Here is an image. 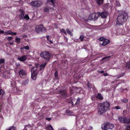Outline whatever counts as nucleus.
Returning a JSON list of instances; mask_svg holds the SVG:
<instances>
[{
	"label": "nucleus",
	"mask_w": 130,
	"mask_h": 130,
	"mask_svg": "<svg viewBox=\"0 0 130 130\" xmlns=\"http://www.w3.org/2000/svg\"><path fill=\"white\" fill-rule=\"evenodd\" d=\"M47 62H45L40 66V70L43 69L45 66L46 65Z\"/></svg>",
	"instance_id": "16"
},
{
	"label": "nucleus",
	"mask_w": 130,
	"mask_h": 130,
	"mask_svg": "<svg viewBox=\"0 0 130 130\" xmlns=\"http://www.w3.org/2000/svg\"><path fill=\"white\" fill-rule=\"evenodd\" d=\"M5 60L4 59L1 58L0 59V64H1L2 63H5Z\"/></svg>",
	"instance_id": "29"
},
{
	"label": "nucleus",
	"mask_w": 130,
	"mask_h": 130,
	"mask_svg": "<svg viewBox=\"0 0 130 130\" xmlns=\"http://www.w3.org/2000/svg\"><path fill=\"white\" fill-rule=\"evenodd\" d=\"M49 35H47L46 36V38H47V39L50 42L51 44L53 43V41H51V40L49 39Z\"/></svg>",
	"instance_id": "31"
},
{
	"label": "nucleus",
	"mask_w": 130,
	"mask_h": 130,
	"mask_svg": "<svg viewBox=\"0 0 130 130\" xmlns=\"http://www.w3.org/2000/svg\"><path fill=\"white\" fill-rule=\"evenodd\" d=\"M99 17L98 12H94L90 14L88 17V19L90 20H96Z\"/></svg>",
	"instance_id": "4"
},
{
	"label": "nucleus",
	"mask_w": 130,
	"mask_h": 130,
	"mask_svg": "<svg viewBox=\"0 0 130 130\" xmlns=\"http://www.w3.org/2000/svg\"><path fill=\"white\" fill-rule=\"evenodd\" d=\"M125 129L126 130H130V125L126 126Z\"/></svg>",
	"instance_id": "45"
},
{
	"label": "nucleus",
	"mask_w": 130,
	"mask_h": 130,
	"mask_svg": "<svg viewBox=\"0 0 130 130\" xmlns=\"http://www.w3.org/2000/svg\"><path fill=\"white\" fill-rule=\"evenodd\" d=\"M84 37V36L83 35H81L80 36L79 39H80L81 41H82L83 40Z\"/></svg>",
	"instance_id": "35"
},
{
	"label": "nucleus",
	"mask_w": 130,
	"mask_h": 130,
	"mask_svg": "<svg viewBox=\"0 0 130 130\" xmlns=\"http://www.w3.org/2000/svg\"><path fill=\"white\" fill-rule=\"evenodd\" d=\"M87 86L90 89L91 88V83H89L88 82H87Z\"/></svg>",
	"instance_id": "36"
},
{
	"label": "nucleus",
	"mask_w": 130,
	"mask_h": 130,
	"mask_svg": "<svg viewBox=\"0 0 130 130\" xmlns=\"http://www.w3.org/2000/svg\"><path fill=\"white\" fill-rule=\"evenodd\" d=\"M96 98L100 100H102L103 99V97L100 93H98L96 96Z\"/></svg>",
	"instance_id": "12"
},
{
	"label": "nucleus",
	"mask_w": 130,
	"mask_h": 130,
	"mask_svg": "<svg viewBox=\"0 0 130 130\" xmlns=\"http://www.w3.org/2000/svg\"><path fill=\"white\" fill-rule=\"evenodd\" d=\"M58 72L57 70H56L54 74V77L55 79H57L58 78Z\"/></svg>",
	"instance_id": "25"
},
{
	"label": "nucleus",
	"mask_w": 130,
	"mask_h": 130,
	"mask_svg": "<svg viewBox=\"0 0 130 130\" xmlns=\"http://www.w3.org/2000/svg\"><path fill=\"white\" fill-rule=\"evenodd\" d=\"M1 67H0V72H1Z\"/></svg>",
	"instance_id": "58"
},
{
	"label": "nucleus",
	"mask_w": 130,
	"mask_h": 130,
	"mask_svg": "<svg viewBox=\"0 0 130 130\" xmlns=\"http://www.w3.org/2000/svg\"><path fill=\"white\" fill-rule=\"evenodd\" d=\"M125 74V73H122L121 74H119L118 75V78H119L120 77H121L122 76H123Z\"/></svg>",
	"instance_id": "43"
},
{
	"label": "nucleus",
	"mask_w": 130,
	"mask_h": 130,
	"mask_svg": "<svg viewBox=\"0 0 130 130\" xmlns=\"http://www.w3.org/2000/svg\"><path fill=\"white\" fill-rule=\"evenodd\" d=\"M4 93V91L2 89L0 90V95H3Z\"/></svg>",
	"instance_id": "46"
},
{
	"label": "nucleus",
	"mask_w": 130,
	"mask_h": 130,
	"mask_svg": "<svg viewBox=\"0 0 130 130\" xmlns=\"http://www.w3.org/2000/svg\"><path fill=\"white\" fill-rule=\"evenodd\" d=\"M37 70V68L35 67L32 68L31 70V73H36V71Z\"/></svg>",
	"instance_id": "19"
},
{
	"label": "nucleus",
	"mask_w": 130,
	"mask_h": 130,
	"mask_svg": "<svg viewBox=\"0 0 130 130\" xmlns=\"http://www.w3.org/2000/svg\"><path fill=\"white\" fill-rule=\"evenodd\" d=\"M71 93H74V92H73V91H71Z\"/></svg>",
	"instance_id": "57"
},
{
	"label": "nucleus",
	"mask_w": 130,
	"mask_h": 130,
	"mask_svg": "<svg viewBox=\"0 0 130 130\" xmlns=\"http://www.w3.org/2000/svg\"><path fill=\"white\" fill-rule=\"evenodd\" d=\"M37 73H31V78L34 80H35L37 78Z\"/></svg>",
	"instance_id": "14"
},
{
	"label": "nucleus",
	"mask_w": 130,
	"mask_h": 130,
	"mask_svg": "<svg viewBox=\"0 0 130 130\" xmlns=\"http://www.w3.org/2000/svg\"><path fill=\"white\" fill-rule=\"evenodd\" d=\"M11 31L10 30H8L7 31H6L5 32V35H10L11 33Z\"/></svg>",
	"instance_id": "33"
},
{
	"label": "nucleus",
	"mask_w": 130,
	"mask_h": 130,
	"mask_svg": "<svg viewBox=\"0 0 130 130\" xmlns=\"http://www.w3.org/2000/svg\"><path fill=\"white\" fill-rule=\"evenodd\" d=\"M103 75L105 76H108L109 75L108 74L106 73H103Z\"/></svg>",
	"instance_id": "50"
},
{
	"label": "nucleus",
	"mask_w": 130,
	"mask_h": 130,
	"mask_svg": "<svg viewBox=\"0 0 130 130\" xmlns=\"http://www.w3.org/2000/svg\"><path fill=\"white\" fill-rule=\"evenodd\" d=\"M27 59V56L23 55L20 57L18 58V59L20 61L22 62H24Z\"/></svg>",
	"instance_id": "11"
},
{
	"label": "nucleus",
	"mask_w": 130,
	"mask_h": 130,
	"mask_svg": "<svg viewBox=\"0 0 130 130\" xmlns=\"http://www.w3.org/2000/svg\"><path fill=\"white\" fill-rule=\"evenodd\" d=\"M31 5L34 7H39L42 5L41 2L39 1H33L31 3Z\"/></svg>",
	"instance_id": "6"
},
{
	"label": "nucleus",
	"mask_w": 130,
	"mask_h": 130,
	"mask_svg": "<svg viewBox=\"0 0 130 130\" xmlns=\"http://www.w3.org/2000/svg\"><path fill=\"white\" fill-rule=\"evenodd\" d=\"M103 125L102 126V129L104 130H107L109 129H112L114 127L113 124L109 123H108L104 125L103 127Z\"/></svg>",
	"instance_id": "5"
},
{
	"label": "nucleus",
	"mask_w": 130,
	"mask_h": 130,
	"mask_svg": "<svg viewBox=\"0 0 130 130\" xmlns=\"http://www.w3.org/2000/svg\"><path fill=\"white\" fill-rule=\"evenodd\" d=\"M46 120H47L48 121H50L51 119V118H46Z\"/></svg>",
	"instance_id": "53"
},
{
	"label": "nucleus",
	"mask_w": 130,
	"mask_h": 130,
	"mask_svg": "<svg viewBox=\"0 0 130 130\" xmlns=\"http://www.w3.org/2000/svg\"><path fill=\"white\" fill-rule=\"evenodd\" d=\"M9 44L11 45H12L13 44V42H9Z\"/></svg>",
	"instance_id": "56"
},
{
	"label": "nucleus",
	"mask_w": 130,
	"mask_h": 130,
	"mask_svg": "<svg viewBox=\"0 0 130 130\" xmlns=\"http://www.w3.org/2000/svg\"><path fill=\"white\" fill-rule=\"evenodd\" d=\"M12 37L11 36L8 37L7 38V40L9 41H11L12 39Z\"/></svg>",
	"instance_id": "44"
},
{
	"label": "nucleus",
	"mask_w": 130,
	"mask_h": 130,
	"mask_svg": "<svg viewBox=\"0 0 130 130\" xmlns=\"http://www.w3.org/2000/svg\"><path fill=\"white\" fill-rule=\"evenodd\" d=\"M66 113H71V111L69 110H67L66 111Z\"/></svg>",
	"instance_id": "48"
},
{
	"label": "nucleus",
	"mask_w": 130,
	"mask_h": 130,
	"mask_svg": "<svg viewBox=\"0 0 130 130\" xmlns=\"http://www.w3.org/2000/svg\"><path fill=\"white\" fill-rule=\"evenodd\" d=\"M10 35L12 36L16 35H17V33L16 32H13L11 31Z\"/></svg>",
	"instance_id": "47"
},
{
	"label": "nucleus",
	"mask_w": 130,
	"mask_h": 130,
	"mask_svg": "<svg viewBox=\"0 0 130 130\" xmlns=\"http://www.w3.org/2000/svg\"><path fill=\"white\" fill-rule=\"evenodd\" d=\"M4 33L5 34V32L4 31L2 30H0V34H3Z\"/></svg>",
	"instance_id": "52"
},
{
	"label": "nucleus",
	"mask_w": 130,
	"mask_h": 130,
	"mask_svg": "<svg viewBox=\"0 0 130 130\" xmlns=\"http://www.w3.org/2000/svg\"><path fill=\"white\" fill-rule=\"evenodd\" d=\"M29 19V17L28 15L27 14H26L25 16H24L23 19H26L27 20H28Z\"/></svg>",
	"instance_id": "26"
},
{
	"label": "nucleus",
	"mask_w": 130,
	"mask_h": 130,
	"mask_svg": "<svg viewBox=\"0 0 130 130\" xmlns=\"http://www.w3.org/2000/svg\"><path fill=\"white\" fill-rule=\"evenodd\" d=\"M40 55L41 58L45 59L46 61H47L46 62L50 60L51 56V54L47 51L41 52Z\"/></svg>",
	"instance_id": "3"
},
{
	"label": "nucleus",
	"mask_w": 130,
	"mask_h": 130,
	"mask_svg": "<svg viewBox=\"0 0 130 130\" xmlns=\"http://www.w3.org/2000/svg\"><path fill=\"white\" fill-rule=\"evenodd\" d=\"M59 93L61 94V95L63 97H66L67 96V91L66 90H60Z\"/></svg>",
	"instance_id": "9"
},
{
	"label": "nucleus",
	"mask_w": 130,
	"mask_h": 130,
	"mask_svg": "<svg viewBox=\"0 0 130 130\" xmlns=\"http://www.w3.org/2000/svg\"><path fill=\"white\" fill-rule=\"evenodd\" d=\"M110 104L107 101L104 102L100 104L99 111L101 114L109 110L110 109Z\"/></svg>",
	"instance_id": "2"
},
{
	"label": "nucleus",
	"mask_w": 130,
	"mask_h": 130,
	"mask_svg": "<svg viewBox=\"0 0 130 130\" xmlns=\"http://www.w3.org/2000/svg\"><path fill=\"white\" fill-rule=\"evenodd\" d=\"M66 31L67 32V33L69 34L70 36H73V34L70 31V30L68 29H67L66 30Z\"/></svg>",
	"instance_id": "23"
},
{
	"label": "nucleus",
	"mask_w": 130,
	"mask_h": 130,
	"mask_svg": "<svg viewBox=\"0 0 130 130\" xmlns=\"http://www.w3.org/2000/svg\"><path fill=\"white\" fill-rule=\"evenodd\" d=\"M60 32L61 33H63L66 35H67V33H66V31L64 29H62L61 30H60Z\"/></svg>",
	"instance_id": "34"
},
{
	"label": "nucleus",
	"mask_w": 130,
	"mask_h": 130,
	"mask_svg": "<svg viewBox=\"0 0 130 130\" xmlns=\"http://www.w3.org/2000/svg\"><path fill=\"white\" fill-rule=\"evenodd\" d=\"M47 130H53V128L52 126L50 125L47 126L46 127Z\"/></svg>",
	"instance_id": "22"
},
{
	"label": "nucleus",
	"mask_w": 130,
	"mask_h": 130,
	"mask_svg": "<svg viewBox=\"0 0 130 130\" xmlns=\"http://www.w3.org/2000/svg\"><path fill=\"white\" fill-rule=\"evenodd\" d=\"M98 14L99 17L101 16V17L103 18H106L108 15L107 12L106 11H103L101 12H98Z\"/></svg>",
	"instance_id": "7"
},
{
	"label": "nucleus",
	"mask_w": 130,
	"mask_h": 130,
	"mask_svg": "<svg viewBox=\"0 0 130 130\" xmlns=\"http://www.w3.org/2000/svg\"><path fill=\"white\" fill-rule=\"evenodd\" d=\"M24 48L27 50H28L29 49V47L28 45H27L21 48V49Z\"/></svg>",
	"instance_id": "37"
},
{
	"label": "nucleus",
	"mask_w": 130,
	"mask_h": 130,
	"mask_svg": "<svg viewBox=\"0 0 130 130\" xmlns=\"http://www.w3.org/2000/svg\"><path fill=\"white\" fill-rule=\"evenodd\" d=\"M110 42V41L109 40L106 39L105 40V41H103L102 43L101 44V45L103 46H105L108 44Z\"/></svg>",
	"instance_id": "13"
},
{
	"label": "nucleus",
	"mask_w": 130,
	"mask_h": 130,
	"mask_svg": "<svg viewBox=\"0 0 130 130\" xmlns=\"http://www.w3.org/2000/svg\"><path fill=\"white\" fill-rule=\"evenodd\" d=\"M15 42L18 43H19L21 41L20 39L19 38H17L15 39Z\"/></svg>",
	"instance_id": "38"
},
{
	"label": "nucleus",
	"mask_w": 130,
	"mask_h": 130,
	"mask_svg": "<svg viewBox=\"0 0 130 130\" xmlns=\"http://www.w3.org/2000/svg\"><path fill=\"white\" fill-rule=\"evenodd\" d=\"M19 74L20 77H23L26 76L27 73L23 69H21L19 71Z\"/></svg>",
	"instance_id": "8"
},
{
	"label": "nucleus",
	"mask_w": 130,
	"mask_h": 130,
	"mask_svg": "<svg viewBox=\"0 0 130 130\" xmlns=\"http://www.w3.org/2000/svg\"><path fill=\"white\" fill-rule=\"evenodd\" d=\"M130 123V119H128L125 117L124 123Z\"/></svg>",
	"instance_id": "24"
},
{
	"label": "nucleus",
	"mask_w": 130,
	"mask_h": 130,
	"mask_svg": "<svg viewBox=\"0 0 130 130\" xmlns=\"http://www.w3.org/2000/svg\"><path fill=\"white\" fill-rule=\"evenodd\" d=\"M44 27L43 25L41 24L39 25H37L36 26V28H39L40 30L41 29Z\"/></svg>",
	"instance_id": "21"
},
{
	"label": "nucleus",
	"mask_w": 130,
	"mask_h": 130,
	"mask_svg": "<svg viewBox=\"0 0 130 130\" xmlns=\"http://www.w3.org/2000/svg\"><path fill=\"white\" fill-rule=\"evenodd\" d=\"M48 11L49 9L47 7L45 8L44 10V11L45 12H48Z\"/></svg>",
	"instance_id": "39"
},
{
	"label": "nucleus",
	"mask_w": 130,
	"mask_h": 130,
	"mask_svg": "<svg viewBox=\"0 0 130 130\" xmlns=\"http://www.w3.org/2000/svg\"><path fill=\"white\" fill-rule=\"evenodd\" d=\"M80 99L79 98H78L76 101V102L75 103V105H78L80 104Z\"/></svg>",
	"instance_id": "30"
},
{
	"label": "nucleus",
	"mask_w": 130,
	"mask_h": 130,
	"mask_svg": "<svg viewBox=\"0 0 130 130\" xmlns=\"http://www.w3.org/2000/svg\"><path fill=\"white\" fill-rule=\"evenodd\" d=\"M111 57V56H107L106 57H104L101 60H104V62L107 61L109 60L108 59L110 58Z\"/></svg>",
	"instance_id": "18"
},
{
	"label": "nucleus",
	"mask_w": 130,
	"mask_h": 130,
	"mask_svg": "<svg viewBox=\"0 0 130 130\" xmlns=\"http://www.w3.org/2000/svg\"><path fill=\"white\" fill-rule=\"evenodd\" d=\"M98 72L100 73H104V71H99L98 70Z\"/></svg>",
	"instance_id": "54"
},
{
	"label": "nucleus",
	"mask_w": 130,
	"mask_h": 130,
	"mask_svg": "<svg viewBox=\"0 0 130 130\" xmlns=\"http://www.w3.org/2000/svg\"><path fill=\"white\" fill-rule=\"evenodd\" d=\"M40 29L38 28H36L35 30L36 32L37 33H39L40 32V31H41V30H40Z\"/></svg>",
	"instance_id": "40"
},
{
	"label": "nucleus",
	"mask_w": 130,
	"mask_h": 130,
	"mask_svg": "<svg viewBox=\"0 0 130 130\" xmlns=\"http://www.w3.org/2000/svg\"><path fill=\"white\" fill-rule=\"evenodd\" d=\"M41 32H44L46 31V29L44 27L41 29H40Z\"/></svg>",
	"instance_id": "42"
},
{
	"label": "nucleus",
	"mask_w": 130,
	"mask_h": 130,
	"mask_svg": "<svg viewBox=\"0 0 130 130\" xmlns=\"http://www.w3.org/2000/svg\"><path fill=\"white\" fill-rule=\"evenodd\" d=\"M126 68L129 69L130 68V61L127 62L126 64Z\"/></svg>",
	"instance_id": "27"
},
{
	"label": "nucleus",
	"mask_w": 130,
	"mask_h": 130,
	"mask_svg": "<svg viewBox=\"0 0 130 130\" xmlns=\"http://www.w3.org/2000/svg\"><path fill=\"white\" fill-rule=\"evenodd\" d=\"M19 11L21 14L19 15V18L20 20L23 19L25 14L24 11L21 9L19 10Z\"/></svg>",
	"instance_id": "10"
},
{
	"label": "nucleus",
	"mask_w": 130,
	"mask_h": 130,
	"mask_svg": "<svg viewBox=\"0 0 130 130\" xmlns=\"http://www.w3.org/2000/svg\"><path fill=\"white\" fill-rule=\"evenodd\" d=\"M63 62L65 64H67L68 63L67 60H64L63 61Z\"/></svg>",
	"instance_id": "49"
},
{
	"label": "nucleus",
	"mask_w": 130,
	"mask_h": 130,
	"mask_svg": "<svg viewBox=\"0 0 130 130\" xmlns=\"http://www.w3.org/2000/svg\"><path fill=\"white\" fill-rule=\"evenodd\" d=\"M47 2L48 3L51 2V5L53 6H55V0H47Z\"/></svg>",
	"instance_id": "17"
},
{
	"label": "nucleus",
	"mask_w": 130,
	"mask_h": 130,
	"mask_svg": "<svg viewBox=\"0 0 130 130\" xmlns=\"http://www.w3.org/2000/svg\"><path fill=\"white\" fill-rule=\"evenodd\" d=\"M125 117H119L118 118V120L120 122L124 123Z\"/></svg>",
	"instance_id": "15"
},
{
	"label": "nucleus",
	"mask_w": 130,
	"mask_h": 130,
	"mask_svg": "<svg viewBox=\"0 0 130 130\" xmlns=\"http://www.w3.org/2000/svg\"><path fill=\"white\" fill-rule=\"evenodd\" d=\"M106 39L104 37H101L99 39V40L100 41H105Z\"/></svg>",
	"instance_id": "28"
},
{
	"label": "nucleus",
	"mask_w": 130,
	"mask_h": 130,
	"mask_svg": "<svg viewBox=\"0 0 130 130\" xmlns=\"http://www.w3.org/2000/svg\"><path fill=\"white\" fill-rule=\"evenodd\" d=\"M115 108L117 109H120V107L119 106H116L115 107Z\"/></svg>",
	"instance_id": "51"
},
{
	"label": "nucleus",
	"mask_w": 130,
	"mask_h": 130,
	"mask_svg": "<svg viewBox=\"0 0 130 130\" xmlns=\"http://www.w3.org/2000/svg\"><path fill=\"white\" fill-rule=\"evenodd\" d=\"M27 37V36L26 35H23V38H24V37Z\"/></svg>",
	"instance_id": "55"
},
{
	"label": "nucleus",
	"mask_w": 130,
	"mask_h": 130,
	"mask_svg": "<svg viewBox=\"0 0 130 130\" xmlns=\"http://www.w3.org/2000/svg\"><path fill=\"white\" fill-rule=\"evenodd\" d=\"M96 3L99 5H101L104 2V0H95Z\"/></svg>",
	"instance_id": "20"
},
{
	"label": "nucleus",
	"mask_w": 130,
	"mask_h": 130,
	"mask_svg": "<svg viewBox=\"0 0 130 130\" xmlns=\"http://www.w3.org/2000/svg\"><path fill=\"white\" fill-rule=\"evenodd\" d=\"M121 101L125 103H126L128 102V100L127 99L125 98L121 100Z\"/></svg>",
	"instance_id": "32"
},
{
	"label": "nucleus",
	"mask_w": 130,
	"mask_h": 130,
	"mask_svg": "<svg viewBox=\"0 0 130 130\" xmlns=\"http://www.w3.org/2000/svg\"><path fill=\"white\" fill-rule=\"evenodd\" d=\"M116 3L117 6L120 7L121 6L120 4L118 1H116Z\"/></svg>",
	"instance_id": "41"
},
{
	"label": "nucleus",
	"mask_w": 130,
	"mask_h": 130,
	"mask_svg": "<svg viewBox=\"0 0 130 130\" xmlns=\"http://www.w3.org/2000/svg\"><path fill=\"white\" fill-rule=\"evenodd\" d=\"M127 18L128 14L127 12L123 11H119L117 18V24L119 25L124 24L126 21V18Z\"/></svg>",
	"instance_id": "1"
}]
</instances>
